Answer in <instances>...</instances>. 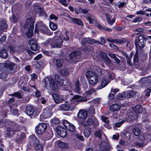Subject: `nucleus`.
<instances>
[{
    "label": "nucleus",
    "instance_id": "obj_1",
    "mask_svg": "<svg viewBox=\"0 0 151 151\" xmlns=\"http://www.w3.org/2000/svg\"><path fill=\"white\" fill-rule=\"evenodd\" d=\"M85 100L82 96L76 95L71 99L70 103H66L60 105L59 106V109L63 111H72L74 109L76 104L79 102L85 101Z\"/></svg>",
    "mask_w": 151,
    "mask_h": 151
},
{
    "label": "nucleus",
    "instance_id": "obj_2",
    "mask_svg": "<svg viewBox=\"0 0 151 151\" xmlns=\"http://www.w3.org/2000/svg\"><path fill=\"white\" fill-rule=\"evenodd\" d=\"M100 74L102 77V79L101 83V87L99 89H101L105 87L110 82L111 79H113V77L106 70L99 68Z\"/></svg>",
    "mask_w": 151,
    "mask_h": 151
},
{
    "label": "nucleus",
    "instance_id": "obj_3",
    "mask_svg": "<svg viewBox=\"0 0 151 151\" xmlns=\"http://www.w3.org/2000/svg\"><path fill=\"white\" fill-rule=\"evenodd\" d=\"M34 22L32 18H28L26 21L24 27L27 29L26 35L28 37H30L33 35V30L34 28Z\"/></svg>",
    "mask_w": 151,
    "mask_h": 151
},
{
    "label": "nucleus",
    "instance_id": "obj_4",
    "mask_svg": "<svg viewBox=\"0 0 151 151\" xmlns=\"http://www.w3.org/2000/svg\"><path fill=\"white\" fill-rule=\"evenodd\" d=\"M86 75L89 80V84L94 86L97 83L99 80L98 76L95 72L93 71H88L86 72Z\"/></svg>",
    "mask_w": 151,
    "mask_h": 151
},
{
    "label": "nucleus",
    "instance_id": "obj_5",
    "mask_svg": "<svg viewBox=\"0 0 151 151\" xmlns=\"http://www.w3.org/2000/svg\"><path fill=\"white\" fill-rule=\"evenodd\" d=\"M44 81L45 86L47 89L55 90L58 88L57 84L53 79L46 77L44 78Z\"/></svg>",
    "mask_w": 151,
    "mask_h": 151
},
{
    "label": "nucleus",
    "instance_id": "obj_6",
    "mask_svg": "<svg viewBox=\"0 0 151 151\" xmlns=\"http://www.w3.org/2000/svg\"><path fill=\"white\" fill-rule=\"evenodd\" d=\"M139 139L141 142H137L136 144L137 146L142 147L147 143V142L151 140V135L148 133L141 134L139 137Z\"/></svg>",
    "mask_w": 151,
    "mask_h": 151
},
{
    "label": "nucleus",
    "instance_id": "obj_7",
    "mask_svg": "<svg viewBox=\"0 0 151 151\" xmlns=\"http://www.w3.org/2000/svg\"><path fill=\"white\" fill-rule=\"evenodd\" d=\"M38 31L40 32L47 34L48 35H52L53 32H50L48 27L42 21L38 22Z\"/></svg>",
    "mask_w": 151,
    "mask_h": 151
},
{
    "label": "nucleus",
    "instance_id": "obj_8",
    "mask_svg": "<svg viewBox=\"0 0 151 151\" xmlns=\"http://www.w3.org/2000/svg\"><path fill=\"white\" fill-rule=\"evenodd\" d=\"M146 40V37L143 35H139L135 40V45L137 47L139 46L141 48L144 47Z\"/></svg>",
    "mask_w": 151,
    "mask_h": 151
},
{
    "label": "nucleus",
    "instance_id": "obj_9",
    "mask_svg": "<svg viewBox=\"0 0 151 151\" xmlns=\"http://www.w3.org/2000/svg\"><path fill=\"white\" fill-rule=\"evenodd\" d=\"M59 85L62 86L65 90L66 91L71 90L73 88L69 81L68 80H62V81H60L59 83Z\"/></svg>",
    "mask_w": 151,
    "mask_h": 151
},
{
    "label": "nucleus",
    "instance_id": "obj_10",
    "mask_svg": "<svg viewBox=\"0 0 151 151\" xmlns=\"http://www.w3.org/2000/svg\"><path fill=\"white\" fill-rule=\"evenodd\" d=\"M59 85L62 86L65 90L66 91L71 90L73 88L69 81L68 80H62V81H60L59 83Z\"/></svg>",
    "mask_w": 151,
    "mask_h": 151
},
{
    "label": "nucleus",
    "instance_id": "obj_11",
    "mask_svg": "<svg viewBox=\"0 0 151 151\" xmlns=\"http://www.w3.org/2000/svg\"><path fill=\"white\" fill-rule=\"evenodd\" d=\"M63 40L61 37L59 36H55V39L51 44L52 47L60 48L62 45Z\"/></svg>",
    "mask_w": 151,
    "mask_h": 151
},
{
    "label": "nucleus",
    "instance_id": "obj_12",
    "mask_svg": "<svg viewBox=\"0 0 151 151\" xmlns=\"http://www.w3.org/2000/svg\"><path fill=\"white\" fill-rule=\"evenodd\" d=\"M56 131L58 134L62 137H65L67 134L66 129L60 126L57 127L56 129Z\"/></svg>",
    "mask_w": 151,
    "mask_h": 151
},
{
    "label": "nucleus",
    "instance_id": "obj_13",
    "mask_svg": "<svg viewBox=\"0 0 151 151\" xmlns=\"http://www.w3.org/2000/svg\"><path fill=\"white\" fill-rule=\"evenodd\" d=\"M52 111L47 108L43 110V113L40 115V117L41 119H44L50 117L52 115Z\"/></svg>",
    "mask_w": 151,
    "mask_h": 151
},
{
    "label": "nucleus",
    "instance_id": "obj_14",
    "mask_svg": "<svg viewBox=\"0 0 151 151\" xmlns=\"http://www.w3.org/2000/svg\"><path fill=\"white\" fill-rule=\"evenodd\" d=\"M63 125L66 129L70 132H73L75 129V126L73 124H70L66 120L63 122Z\"/></svg>",
    "mask_w": 151,
    "mask_h": 151
},
{
    "label": "nucleus",
    "instance_id": "obj_15",
    "mask_svg": "<svg viewBox=\"0 0 151 151\" xmlns=\"http://www.w3.org/2000/svg\"><path fill=\"white\" fill-rule=\"evenodd\" d=\"M47 128L46 124L44 122L38 125V134L43 133Z\"/></svg>",
    "mask_w": 151,
    "mask_h": 151
},
{
    "label": "nucleus",
    "instance_id": "obj_16",
    "mask_svg": "<svg viewBox=\"0 0 151 151\" xmlns=\"http://www.w3.org/2000/svg\"><path fill=\"white\" fill-rule=\"evenodd\" d=\"M88 116L87 111L84 110H80L78 113V116L79 118L85 119Z\"/></svg>",
    "mask_w": 151,
    "mask_h": 151
},
{
    "label": "nucleus",
    "instance_id": "obj_17",
    "mask_svg": "<svg viewBox=\"0 0 151 151\" xmlns=\"http://www.w3.org/2000/svg\"><path fill=\"white\" fill-rule=\"evenodd\" d=\"M31 49L34 51H36L37 50V42L36 40L32 39L29 42Z\"/></svg>",
    "mask_w": 151,
    "mask_h": 151
},
{
    "label": "nucleus",
    "instance_id": "obj_18",
    "mask_svg": "<svg viewBox=\"0 0 151 151\" xmlns=\"http://www.w3.org/2000/svg\"><path fill=\"white\" fill-rule=\"evenodd\" d=\"M127 98H132L134 96H138L139 94L137 91H128L126 92Z\"/></svg>",
    "mask_w": 151,
    "mask_h": 151
},
{
    "label": "nucleus",
    "instance_id": "obj_19",
    "mask_svg": "<svg viewBox=\"0 0 151 151\" xmlns=\"http://www.w3.org/2000/svg\"><path fill=\"white\" fill-rule=\"evenodd\" d=\"M138 117V115L134 112H132L128 114L127 121L130 122L131 120H135L137 119Z\"/></svg>",
    "mask_w": 151,
    "mask_h": 151
},
{
    "label": "nucleus",
    "instance_id": "obj_20",
    "mask_svg": "<svg viewBox=\"0 0 151 151\" xmlns=\"http://www.w3.org/2000/svg\"><path fill=\"white\" fill-rule=\"evenodd\" d=\"M69 58L71 60L79 59L80 57L79 53L78 52H74L69 55Z\"/></svg>",
    "mask_w": 151,
    "mask_h": 151
},
{
    "label": "nucleus",
    "instance_id": "obj_21",
    "mask_svg": "<svg viewBox=\"0 0 151 151\" xmlns=\"http://www.w3.org/2000/svg\"><path fill=\"white\" fill-rule=\"evenodd\" d=\"M121 108V106L119 104H116L110 106V109L112 111H117L119 110Z\"/></svg>",
    "mask_w": 151,
    "mask_h": 151
},
{
    "label": "nucleus",
    "instance_id": "obj_22",
    "mask_svg": "<svg viewBox=\"0 0 151 151\" xmlns=\"http://www.w3.org/2000/svg\"><path fill=\"white\" fill-rule=\"evenodd\" d=\"M75 91L77 93H81V91L80 88L79 81L78 79H77L75 81Z\"/></svg>",
    "mask_w": 151,
    "mask_h": 151
},
{
    "label": "nucleus",
    "instance_id": "obj_23",
    "mask_svg": "<svg viewBox=\"0 0 151 151\" xmlns=\"http://www.w3.org/2000/svg\"><path fill=\"white\" fill-rule=\"evenodd\" d=\"M34 112V109L32 106L28 105L27 106L26 110V113L28 115H32Z\"/></svg>",
    "mask_w": 151,
    "mask_h": 151
},
{
    "label": "nucleus",
    "instance_id": "obj_24",
    "mask_svg": "<svg viewBox=\"0 0 151 151\" xmlns=\"http://www.w3.org/2000/svg\"><path fill=\"white\" fill-rule=\"evenodd\" d=\"M127 41V38H123L121 39H113V43L121 44L126 42Z\"/></svg>",
    "mask_w": 151,
    "mask_h": 151
},
{
    "label": "nucleus",
    "instance_id": "obj_25",
    "mask_svg": "<svg viewBox=\"0 0 151 151\" xmlns=\"http://www.w3.org/2000/svg\"><path fill=\"white\" fill-rule=\"evenodd\" d=\"M38 15L42 17L44 19L47 17L46 14L44 9L40 7H38Z\"/></svg>",
    "mask_w": 151,
    "mask_h": 151
},
{
    "label": "nucleus",
    "instance_id": "obj_26",
    "mask_svg": "<svg viewBox=\"0 0 151 151\" xmlns=\"http://www.w3.org/2000/svg\"><path fill=\"white\" fill-rule=\"evenodd\" d=\"M55 144L56 146L60 148H65L67 147V144L59 140L57 141Z\"/></svg>",
    "mask_w": 151,
    "mask_h": 151
},
{
    "label": "nucleus",
    "instance_id": "obj_27",
    "mask_svg": "<svg viewBox=\"0 0 151 151\" xmlns=\"http://www.w3.org/2000/svg\"><path fill=\"white\" fill-rule=\"evenodd\" d=\"M91 133V129L89 128H86L83 130V133L84 136L86 137H89Z\"/></svg>",
    "mask_w": 151,
    "mask_h": 151
},
{
    "label": "nucleus",
    "instance_id": "obj_28",
    "mask_svg": "<svg viewBox=\"0 0 151 151\" xmlns=\"http://www.w3.org/2000/svg\"><path fill=\"white\" fill-rule=\"evenodd\" d=\"M15 66V64L9 61L6 62V63L5 67L10 70H13Z\"/></svg>",
    "mask_w": 151,
    "mask_h": 151
},
{
    "label": "nucleus",
    "instance_id": "obj_29",
    "mask_svg": "<svg viewBox=\"0 0 151 151\" xmlns=\"http://www.w3.org/2000/svg\"><path fill=\"white\" fill-rule=\"evenodd\" d=\"M95 120H93L90 118H88L86 122H84L83 124L84 126H88L92 125L93 124V122Z\"/></svg>",
    "mask_w": 151,
    "mask_h": 151
},
{
    "label": "nucleus",
    "instance_id": "obj_30",
    "mask_svg": "<svg viewBox=\"0 0 151 151\" xmlns=\"http://www.w3.org/2000/svg\"><path fill=\"white\" fill-rule=\"evenodd\" d=\"M116 98L120 100H123L125 98H127L126 93L123 92L121 93H118L116 96Z\"/></svg>",
    "mask_w": 151,
    "mask_h": 151
},
{
    "label": "nucleus",
    "instance_id": "obj_31",
    "mask_svg": "<svg viewBox=\"0 0 151 151\" xmlns=\"http://www.w3.org/2000/svg\"><path fill=\"white\" fill-rule=\"evenodd\" d=\"M133 109L135 113H140L142 112V108L140 105H137L133 108Z\"/></svg>",
    "mask_w": 151,
    "mask_h": 151
},
{
    "label": "nucleus",
    "instance_id": "obj_32",
    "mask_svg": "<svg viewBox=\"0 0 151 151\" xmlns=\"http://www.w3.org/2000/svg\"><path fill=\"white\" fill-rule=\"evenodd\" d=\"M70 19L73 22L78 25H83V24L82 21L79 19L75 18H71Z\"/></svg>",
    "mask_w": 151,
    "mask_h": 151
},
{
    "label": "nucleus",
    "instance_id": "obj_33",
    "mask_svg": "<svg viewBox=\"0 0 151 151\" xmlns=\"http://www.w3.org/2000/svg\"><path fill=\"white\" fill-rule=\"evenodd\" d=\"M7 24L5 20H1L0 21V28L1 30L6 28Z\"/></svg>",
    "mask_w": 151,
    "mask_h": 151
},
{
    "label": "nucleus",
    "instance_id": "obj_34",
    "mask_svg": "<svg viewBox=\"0 0 151 151\" xmlns=\"http://www.w3.org/2000/svg\"><path fill=\"white\" fill-rule=\"evenodd\" d=\"M60 73L63 76H66L69 74V72L68 69L64 68L60 70Z\"/></svg>",
    "mask_w": 151,
    "mask_h": 151
},
{
    "label": "nucleus",
    "instance_id": "obj_35",
    "mask_svg": "<svg viewBox=\"0 0 151 151\" xmlns=\"http://www.w3.org/2000/svg\"><path fill=\"white\" fill-rule=\"evenodd\" d=\"M49 26L51 29L53 31L55 30L58 28L57 25L55 23L51 22H50Z\"/></svg>",
    "mask_w": 151,
    "mask_h": 151
},
{
    "label": "nucleus",
    "instance_id": "obj_36",
    "mask_svg": "<svg viewBox=\"0 0 151 151\" xmlns=\"http://www.w3.org/2000/svg\"><path fill=\"white\" fill-rule=\"evenodd\" d=\"M56 66L57 68H59L63 66V62L61 60L59 59H56Z\"/></svg>",
    "mask_w": 151,
    "mask_h": 151
},
{
    "label": "nucleus",
    "instance_id": "obj_37",
    "mask_svg": "<svg viewBox=\"0 0 151 151\" xmlns=\"http://www.w3.org/2000/svg\"><path fill=\"white\" fill-rule=\"evenodd\" d=\"M7 56V53L5 50L3 49L0 52V57H1L6 58Z\"/></svg>",
    "mask_w": 151,
    "mask_h": 151
},
{
    "label": "nucleus",
    "instance_id": "obj_38",
    "mask_svg": "<svg viewBox=\"0 0 151 151\" xmlns=\"http://www.w3.org/2000/svg\"><path fill=\"white\" fill-rule=\"evenodd\" d=\"M55 101L56 104H59L61 103V101L59 97L57 94H54L53 96Z\"/></svg>",
    "mask_w": 151,
    "mask_h": 151
},
{
    "label": "nucleus",
    "instance_id": "obj_39",
    "mask_svg": "<svg viewBox=\"0 0 151 151\" xmlns=\"http://www.w3.org/2000/svg\"><path fill=\"white\" fill-rule=\"evenodd\" d=\"M81 43L82 45H84L86 43L92 44L91 41L89 38H85L83 39L81 42Z\"/></svg>",
    "mask_w": 151,
    "mask_h": 151
},
{
    "label": "nucleus",
    "instance_id": "obj_40",
    "mask_svg": "<svg viewBox=\"0 0 151 151\" xmlns=\"http://www.w3.org/2000/svg\"><path fill=\"white\" fill-rule=\"evenodd\" d=\"M133 132L134 135L136 136H138L140 132V130L137 128H135L133 129Z\"/></svg>",
    "mask_w": 151,
    "mask_h": 151
},
{
    "label": "nucleus",
    "instance_id": "obj_41",
    "mask_svg": "<svg viewBox=\"0 0 151 151\" xmlns=\"http://www.w3.org/2000/svg\"><path fill=\"white\" fill-rule=\"evenodd\" d=\"M96 91V90L94 88L91 89L86 92V96L91 95Z\"/></svg>",
    "mask_w": 151,
    "mask_h": 151
},
{
    "label": "nucleus",
    "instance_id": "obj_42",
    "mask_svg": "<svg viewBox=\"0 0 151 151\" xmlns=\"http://www.w3.org/2000/svg\"><path fill=\"white\" fill-rule=\"evenodd\" d=\"M101 131L99 130H98L96 131L94 134V135L95 136L98 137L100 139H101Z\"/></svg>",
    "mask_w": 151,
    "mask_h": 151
},
{
    "label": "nucleus",
    "instance_id": "obj_43",
    "mask_svg": "<svg viewBox=\"0 0 151 151\" xmlns=\"http://www.w3.org/2000/svg\"><path fill=\"white\" fill-rule=\"evenodd\" d=\"M127 41L126 42H127V43L126 45V47L128 48H131L132 47L133 43L130 40H129L127 39Z\"/></svg>",
    "mask_w": 151,
    "mask_h": 151
},
{
    "label": "nucleus",
    "instance_id": "obj_44",
    "mask_svg": "<svg viewBox=\"0 0 151 151\" xmlns=\"http://www.w3.org/2000/svg\"><path fill=\"white\" fill-rule=\"evenodd\" d=\"M55 80L59 85V83L60 82V81H62V80L60 79V76L57 74L55 75Z\"/></svg>",
    "mask_w": 151,
    "mask_h": 151
},
{
    "label": "nucleus",
    "instance_id": "obj_45",
    "mask_svg": "<svg viewBox=\"0 0 151 151\" xmlns=\"http://www.w3.org/2000/svg\"><path fill=\"white\" fill-rule=\"evenodd\" d=\"M125 56L126 57L127 60V63H128V64L129 65H131L132 64L130 62V59H131L132 57H129L127 54H125Z\"/></svg>",
    "mask_w": 151,
    "mask_h": 151
},
{
    "label": "nucleus",
    "instance_id": "obj_46",
    "mask_svg": "<svg viewBox=\"0 0 151 151\" xmlns=\"http://www.w3.org/2000/svg\"><path fill=\"white\" fill-rule=\"evenodd\" d=\"M44 146V144H41L38 142V151H43V148Z\"/></svg>",
    "mask_w": 151,
    "mask_h": 151
},
{
    "label": "nucleus",
    "instance_id": "obj_47",
    "mask_svg": "<svg viewBox=\"0 0 151 151\" xmlns=\"http://www.w3.org/2000/svg\"><path fill=\"white\" fill-rule=\"evenodd\" d=\"M51 122L53 123L57 124L59 123V121L58 118L55 117L51 120Z\"/></svg>",
    "mask_w": 151,
    "mask_h": 151
},
{
    "label": "nucleus",
    "instance_id": "obj_48",
    "mask_svg": "<svg viewBox=\"0 0 151 151\" xmlns=\"http://www.w3.org/2000/svg\"><path fill=\"white\" fill-rule=\"evenodd\" d=\"M101 119L104 122L106 123V124H108V118L107 117H106L105 116H101Z\"/></svg>",
    "mask_w": 151,
    "mask_h": 151
},
{
    "label": "nucleus",
    "instance_id": "obj_49",
    "mask_svg": "<svg viewBox=\"0 0 151 151\" xmlns=\"http://www.w3.org/2000/svg\"><path fill=\"white\" fill-rule=\"evenodd\" d=\"M105 63L107 65H108L111 63V60L108 57L104 60Z\"/></svg>",
    "mask_w": 151,
    "mask_h": 151
},
{
    "label": "nucleus",
    "instance_id": "obj_50",
    "mask_svg": "<svg viewBox=\"0 0 151 151\" xmlns=\"http://www.w3.org/2000/svg\"><path fill=\"white\" fill-rule=\"evenodd\" d=\"M124 122V120H122L120 122L116 123L115 124V126L117 127H119Z\"/></svg>",
    "mask_w": 151,
    "mask_h": 151
},
{
    "label": "nucleus",
    "instance_id": "obj_51",
    "mask_svg": "<svg viewBox=\"0 0 151 151\" xmlns=\"http://www.w3.org/2000/svg\"><path fill=\"white\" fill-rule=\"evenodd\" d=\"M10 19L12 22L14 23L17 20V18L13 15L12 17H11L10 18Z\"/></svg>",
    "mask_w": 151,
    "mask_h": 151
},
{
    "label": "nucleus",
    "instance_id": "obj_52",
    "mask_svg": "<svg viewBox=\"0 0 151 151\" xmlns=\"http://www.w3.org/2000/svg\"><path fill=\"white\" fill-rule=\"evenodd\" d=\"M46 102V100L44 98H39L38 99V102H41L42 104H45Z\"/></svg>",
    "mask_w": 151,
    "mask_h": 151
},
{
    "label": "nucleus",
    "instance_id": "obj_53",
    "mask_svg": "<svg viewBox=\"0 0 151 151\" xmlns=\"http://www.w3.org/2000/svg\"><path fill=\"white\" fill-rule=\"evenodd\" d=\"M80 9L81 10V12L84 14L87 13L89 11V9H83L81 8V9Z\"/></svg>",
    "mask_w": 151,
    "mask_h": 151
},
{
    "label": "nucleus",
    "instance_id": "obj_54",
    "mask_svg": "<svg viewBox=\"0 0 151 151\" xmlns=\"http://www.w3.org/2000/svg\"><path fill=\"white\" fill-rule=\"evenodd\" d=\"M89 111L90 112L93 114H95V109L92 106H91L89 108Z\"/></svg>",
    "mask_w": 151,
    "mask_h": 151
},
{
    "label": "nucleus",
    "instance_id": "obj_55",
    "mask_svg": "<svg viewBox=\"0 0 151 151\" xmlns=\"http://www.w3.org/2000/svg\"><path fill=\"white\" fill-rule=\"evenodd\" d=\"M7 77V75L5 73H2L0 74V78L5 79Z\"/></svg>",
    "mask_w": 151,
    "mask_h": 151
},
{
    "label": "nucleus",
    "instance_id": "obj_56",
    "mask_svg": "<svg viewBox=\"0 0 151 151\" xmlns=\"http://www.w3.org/2000/svg\"><path fill=\"white\" fill-rule=\"evenodd\" d=\"M50 18L51 20L54 19L55 20L58 19V17L54 14H51L50 16Z\"/></svg>",
    "mask_w": 151,
    "mask_h": 151
},
{
    "label": "nucleus",
    "instance_id": "obj_57",
    "mask_svg": "<svg viewBox=\"0 0 151 151\" xmlns=\"http://www.w3.org/2000/svg\"><path fill=\"white\" fill-rule=\"evenodd\" d=\"M142 19L141 17H138L134 20L133 22H139L141 21Z\"/></svg>",
    "mask_w": 151,
    "mask_h": 151
},
{
    "label": "nucleus",
    "instance_id": "obj_58",
    "mask_svg": "<svg viewBox=\"0 0 151 151\" xmlns=\"http://www.w3.org/2000/svg\"><path fill=\"white\" fill-rule=\"evenodd\" d=\"M11 95H14V96L17 97L19 98H20L21 97V94L19 93H15L13 94H11Z\"/></svg>",
    "mask_w": 151,
    "mask_h": 151
},
{
    "label": "nucleus",
    "instance_id": "obj_59",
    "mask_svg": "<svg viewBox=\"0 0 151 151\" xmlns=\"http://www.w3.org/2000/svg\"><path fill=\"white\" fill-rule=\"evenodd\" d=\"M76 137L82 141H83L84 140V138L82 136L76 134Z\"/></svg>",
    "mask_w": 151,
    "mask_h": 151
},
{
    "label": "nucleus",
    "instance_id": "obj_60",
    "mask_svg": "<svg viewBox=\"0 0 151 151\" xmlns=\"http://www.w3.org/2000/svg\"><path fill=\"white\" fill-rule=\"evenodd\" d=\"M87 19L90 24L93 23V22L95 21L94 19H92V18L89 17H87Z\"/></svg>",
    "mask_w": 151,
    "mask_h": 151
},
{
    "label": "nucleus",
    "instance_id": "obj_61",
    "mask_svg": "<svg viewBox=\"0 0 151 151\" xmlns=\"http://www.w3.org/2000/svg\"><path fill=\"white\" fill-rule=\"evenodd\" d=\"M101 55L104 60L108 57L106 54L103 52H101Z\"/></svg>",
    "mask_w": 151,
    "mask_h": 151
},
{
    "label": "nucleus",
    "instance_id": "obj_62",
    "mask_svg": "<svg viewBox=\"0 0 151 151\" xmlns=\"http://www.w3.org/2000/svg\"><path fill=\"white\" fill-rule=\"evenodd\" d=\"M80 9H81V7H78L77 8H75V12L77 14H78L80 12H81V10Z\"/></svg>",
    "mask_w": 151,
    "mask_h": 151
},
{
    "label": "nucleus",
    "instance_id": "obj_63",
    "mask_svg": "<svg viewBox=\"0 0 151 151\" xmlns=\"http://www.w3.org/2000/svg\"><path fill=\"white\" fill-rule=\"evenodd\" d=\"M50 40V39L48 40L45 42L42 43L41 44L42 45V46H46L49 43Z\"/></svg>",
    "mask_w": 151,
    "mask_h": 151
},
{
    "label": "nucleus",
    "instance_id": "obj_64",
    "mask_svg": "<svg viewBox=\"0 0 151 151\" xmlns=\"http://www.w3.org/2000/svg\"><path fill=\"white\" fill-rule=\"evenodd\" d=\"M115 21V19H113L112 20H110L108 21V23L110 25H112L114 23Z\"/></svg>",
    "mask_w": 151,
    "mask_h": 151
}]
</instances>
